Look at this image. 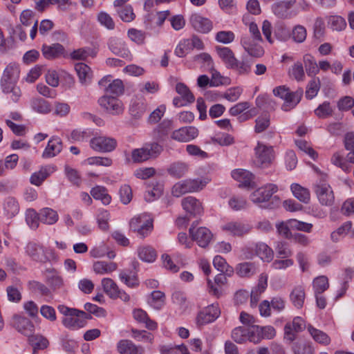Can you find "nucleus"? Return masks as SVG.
<instances>
[{
  "label": "nucleus",
  "mask_w": 354,
  "mask_h": 354,
  "mask_svg": "<svg viewBox=\"0 0 354 354\" xmlns=\"http://www.w3.org/2000/svg\"><path fill=\"white\" fill-rule=\"evenodd\" d=\"M221 311L218 305L212 304L201 310L197 316L196 322L198 326H203L215 321L220 315Z\"/></svg>",
  "instance_id": "14"
},
{
  "label": "nucleus",
  "mask_w": 354,
  "mask_h": 354,
  "mask_svg": "<svg viewBox=\"0 0 354 354\" xmlns=\"http://www.w3.org/2000/svg\"><path fill=\"white\" fill-rule=\"evenodd\" d=\"M75 69L82 84H87L91 81L92 77V71L91 68L86 64L84 63H78L75 64Z\"/></svg>",
  "instance_id": "36"
},
{
  "label": "nucleus",
  "mask_w": 354,
  "mask_h": 354,
  "mask_svg": "<svg viewBox=\"0 0 354 354\" xmlns=\"http://www.w3.org/2000/svg\"><path fill=\"white\" fill-rule=\"evenodd\" d=\"M28 289L34 293H38L41 295L47 296L50 294V290L43 283L37 281H31L28 282Z\"/></svg>",
  "instance_id": "62"
},
{
  "label": "nucleus",
  "mask_w": 354,
  "mask_h": 354,
  "mask_svg": "<svg viewBox=\"0 0 354 354\" xmlns=\"http://www.w3.org/2000/svg\"><path fill=\"white\" fill-rule=\"evenodd\" d=\"M328 24L332 30L336 31H341L346 26L345 19L340 16H330L328 18Z\"/></svg>",
  "instance_id": "57"
},
{
  "label": "nucleus",
  "mask_w": 354,
  "mask_h": 354,
  "mask_svg": "<svg viewBox=\"0 0 354 354\" xmlns=\"http://www.w3.org/2000/svg\"><path fill=\"white\" fill-rule=\"evenodd\" d=\"M26 220L32 229H37L39 226V221H40V212L37 213L33 209H28Z\"/></svg>",
  "instance_id": "61"
},
{
  "label": "nucleus",
  "mask_w": 354,
  "mask_h": 354,
  "mask_svg": "<svg viewBox=\"0 0 354 354\" xmlns=\"http://www.w3.org/2000/svg\"><path fill=\"white\" fill-rule=\"evenodd\" d=\"M98 85L104 92L115 95L116 96L122 94L124 92L122 82L119 79L112 80L111 75L102 78L99 81Z\"/></svg>",
  "instance_id": "9"
},
{
  "label": "nucleus",
  "mask_w": 354,
  "mask_h": 354,
  "mask_svg": "<svg viewBox=\"0 0 354 354\" xmlns=\"http://www.w3.org/2000/svg\"><path fill=\"white\" fill-rule=\"evenodd\" d=\"M236 272L241 277H249L257 272V268L253 263L244 262L237 265Z\"/></svg>",
  "instance_id": "40"
},
{
  "label": "nucleus",
  "mask_w": 354,
  "mask_h": 354,
  "mask_svg": "<svg viewBox=\"0 0 354 354\" xmlns=\"http://www.w3.org/2000/svg\"><path fill=\"white\" fill-rule=\"evenodd\" d=\"M4 210L10 217L16 216L19 212V204L16 198L8 197L4 203Z\"/></svg>",
  "instance_id": "49"
},
{
  "label": "nucleus",
  "mask_w": 354,
  "mask_h": 354,
  "mask_svg": "<svg viewBox=\"0 0 354 354\" xmlns=\"http://www.w3.org/2000/svg\"><path fill=\"white\" fill-rule=\"evenodd\" d=\"M40 221L44 224L53 225L58 221V214L56 211L49 207H45L40 211Z\"/></svg>",
  "instance_id": "38"
},
{
  "label": "nucleus",
  "mask_w": 354,
  "mask_h": 354,
  "mask_svg": "<svg viewBox=\"0 0 354 354\" xmlns=\"http://www.w3.org/2000/svg\"><path fill=\"white\" fill-rule=\"evenodd\" d=\"M189 23L196 31L201 33H207L212 29V21L196 13L190 16Z\"/></svg>",
  "instance_id": "17"
},
{
  "label": "nucleus",
  "mask_w": 354,
  "mask_h": 354,
  "mask_svg": "<svg viewBox=\"0 0 354 354\" xmlns=\"http://www.w3.org/2000/svg\"><path fill=\"white\" fill-rule=\"evenodd\" d=\"M25 249L26 254L36 261L46 262L52 254V251L50 249L45 248L43 245L34 242H29Z\"/></svg>",
  "instance_id": "8"
},
{
  "label": "nucleus",
  "mask_w": 354,
  "mask_h": 354,
  "mask_svg": "<svg viewBox=\"0 0 354 354\" xmlns=\"http://www.w3.org/2000/svg\"><path fill=\"white\" fill-rule=\"evenodd\" d=\"M304 63L308 75H316L319 73L318 64H317L313 55L310 54L305 55L304 56Z\"/></svg>",
  "instance_id": "51"
},
{
  "label": "nucleus",
  "mask_w": 354,
  "mask_h": 354,
  "mask_svg": "<svg viewBox=\"0 0 354 354\" xmlns=\"http://www.w3.org/2000/svg\"><path fill=\"white\" fill-rule=\"evenodd\" d=\"M172 129V122L171 120H163L156 128L158 138L160 140H163L164 138L167 136L169 132Z\"/></svg>",
  "instance_id": "59"
},
{
  "label": "nucleus",
  "mask_w": 354,
  "mask_h": 354,
  "mask_svg": "<svg viewBox=\"0 0 354 354\" xmlns=\"http://www.w3.org/2000/svg\"><path fill=\"white\" fill-rule=\"evenodd\" d=\"M192 48L189 39H184L181 40L175 48L174 53L179 57H183L188 54L191 50Z\"/></svg>",
  "instance_id": "64"
},
{
  "label": "nucleus",
  "mask_w": 354,
  "mask_h": 354,
  "mask_svg": "<svg viewBox=\"0 0 354 354\" xmlns=\"http://www.w3.org/2000/svg\"><path fill=\"white\" fill-rule=\"evenodd\" d=\"M328 280L325 276H319L313 281V288L315 295H321L328 289Z\"/></svg>",
  "instance_id": "56"
},
{
  "label": "nucleus",
  "mask_w": 354,
  "mask_h": 354,
  "mask_svg": "<svg viewBox=\"0 0 354 354\" xmlns=\"http://www.w3.org/2000/svg\"><path fill=\"white\" fill-rule=\"evenodd\" d=\"M182 206L184 210L191 216H196L203 212L201 203L193 196H187L182 200Z\"/></svg>",
  "instance_id": "20"
},
{
  "label": "nucleus",
  "mask_w": 354,
  "mask_h": 354,
  "mask_svg": "<svg viewBox=\"0 0 354 354\" xmlns=\"http://www.w3.org/2000/svg\"><path fill=\"white\" fill-rule=\"evenodd\" d=\"M256 253L263 261H272L274 253L272 250L266 243H259L256 246Z\"/></svg>",
  "instance_id": "43"
},
{
  "label": "nucleus",
  "mask_w": 354,
  "mask_h": 354,
  "mask_svg": "<svg viewBox=\"0 0 354 354\" xmlns=\"http://www.w3.org/2000/svg\"><path fill=\"white\" fill-rule=\"evenodd\" d=\"M222 229L232 236H243L250 232L251 226L241 221H231L224 225Z\"/></svg>",
  "instance_id": "15"
},
{
  "label": "nucleus",
  "mask_w": 354,
  "mask_h": 354,
  "mask_svg": "<svg viewBox=\"0 0 354 354\" xmlns=\"http://www.w3.org/2000/svg\"><path fill=\"white\" fill-rule=\"evenodd\" d=\"M163 151V147L156 142L145 143L142 147L131 151V159L135 163H141L158 157Z\"/></svg>",
  "instance_id": "2"
},
{
  "label": "nucleus",
  "mask_w": 354,
  "mask_h": 354,
  "mask_svg": "<svg viewBox=\"0 0 354 354\" xmlns=\"http://www.w3.org/2000/svg\"><path fill=\"white\" fill-rule=\"evenodd\" d=\"M320 80L319 77L313 78L308 84L306 91V97L308 99H313L317 95L320 88Z\"/></svg>",
  "instance_id": "53"
},
{
  "label": "nucleus",
  "mask_w": 354,
  "mask_h": 354,
  "mask_svg": "<svg viewBox=\"0 0 354 354\" xmlns=\"http://www.w3.org/2000/svg\"><path fill=\"white\" fill-rule=\"evenodd\" d=\"M62 150V142L58 137L51 138L42 153L44 158L55 157Z\"/></svg>",
  "instance_id": "23"
},
{
  "label": "nucleus",
  "mask_w": 354,
  "mask_h": 354,
  "mask_svg": "<svg viewBox=\"0 0 354 354\" xmlns=\"http://www.w3.org/2000/svg\"><path fill=\"white\" fill-rule=\"evenodd\" d=\"M28 342L35 351V353H37L39 350L46 348L49 345L47 338L39 334H32L30 336L28 337Z\"/></svg>",
  "instance_id": "35"
},
{
  "label": "nucleus",
  "mask_w": 354,
  "mask_h": 354,
  "mask_svg": "<svg viewBox=\"0 0 354 354\" xmlns=\"http://www.w3.org/2000/svg\"><path fill=\"white\" fill-rule=\"evenodd\" d=\"M314 190L322 205L330 206L333 204L335 201L333 192L324 178L314 185Z\"/></svg>",
  "instance_id": "6"
},
{
  "label": "nucleus",
  "mask_w": 354,
  "mask_h": 354,
  "mask_svg": "<svg viewBox=\"0 0 354 354\" xmlns=\"http://www.w3.org/2000/svg\"><path fill=\"white\" fill-rule=\"evenodd\" d=\"M352 223L351 221L345 222L335 231L331 233V239L333 241H338L342 236H344L351 229Z\"/></svg>",
  "instance_id": "63"
},
{
  "label": "nucleus",
  "mask_w": 354,
  "mask_h": 354,
  "mask_svg": "<svg viewBox=\"0 0 354 354\" xmlns=\"http://www.w3.org/2000/svg\"><path fill=\"white\" fill-rule=\"evenodd\" d=\"M216 51L219 57L230 68L236 59L232 50L227 47H217Z\"/></svg>",
  "instance_id": "41"
},
{
  "label": "nucleus",
  "mask_w": 354,
  "mask_h": 354,
  "mask_svg": "<svg viewBox=\"0 0 354 354\" xmlns=\"http://www.w3.org/2000/svg\"><path fill=\"white\" fill-rule=\"evenodd\" d=\"M297 0H281L272 6V11L275 15L280 18H285L288 11L293 6Z\"/></svg>",
  "instance_id": "27"
},
{
  "label": "nucleus",
  "mask_w": 354,
  "mask_h": 354,
  "mask_svg": "<svg viewBox=\"0 0 354 354\" xmlns=\"http://www.w3.org/2000/svg\"><path fill=\"white\" fill-rule=\"evenodd\" d=\"M207 178L186 179L176 183L172 188V194L176 197L203 189L208 183Z\"/></svg>",
  "instance_id": "3"
},
{
  "label": "nucleus",
  "mask_w": 354,
  "mask_h": 354,
  "mask_svg": "<svg viewBox=\"0 0 354 354\" xmlns=\"http://www.w3.org/2000/svg\"><path fill=\"white\" fill-rule=\"evenodd\" d=\"M117 142L112 138L98 136L93 138L90 141L91 147L99 152H110L115 149Z\"/></svg>",
  "instance_id": "12"
},
{
  "label": "nucleus",
  "mask_w": 354,
  "mask_h": 354,
  "mask_svg": "<svg viewBox=\"0 0 354 354\" xmlns=\"http://www.w3.org/2000/svg\"><path fill=\"white\" fill-rule=\"evenodd\" d=\"M198 135V129L194 127H185L175 130L171 133V138L178 142H189Z\"/></svg>",
  "instance_id": "18"
},
{
  "label": "nucleus",
  "mask_w": 354,
  "mask_h": 354,
  "mask_svg": "<svg viewBox=\"0 0 354 354\" xmlns=\"http://www.w3.org/2000/svg\"><path fill=\"white\" fill-rule=\"evenodd\" d=\"M133 318L140 323H145L146 328L149 330H155L157 328V323L151 319L147 312L141 308L134 309L133 310Z\"/></svg>",
  "instance_id": "28"
},
{
  "label": "nucleus",
  "mask_w": 354,
  "mask_h": 354,
  "mask_svg": "<svg viewBox=\"0 0 354 354\" xmlns=\"http://www.w3.org/2000/svg\"><path fill=\"white\" fill-rule=\"evenodd\" d=\"M19 76V66L15 64H10L5 68L1 80V86L16 84Z\"/></svg>",
  "instance_id": "19"
},
{
  "label": "nucleus",
  "mask_w": 354,
  "mask_h": 354,
  "mask_svg": "<svg viewBox=\"0 0 354 354\" xmlns=\"http://www.w3.org/2000/svg\"><path fill=\"white\" fill-rule=\"evenodd\" d=\"M14 324L19 333L28 337L31 336L35 330L33 323L26 317H16Z\"/></svg>",
  "instance_id": "26"
},
{
  "label": "nucleus",
  "mask_w": 354,
  "mask_h": 354,
  "mask_svg": "<svg viewBox=\"0 0 354 354\" xmlns=\"http://www.w3.org/2000/svg\"><path fill=\"white\" fill-rule=\"evenodd\" d=\"M93 268L96 274L102 275L115 271L118 268V265L115 262L98 261L93 263Z\"/></svg>",
  "instance_id": "31"
},
{
  "label": "nucleus",
  "mask_w": 354,
  "mask_h": 354,
  "mask_svg": "<svg viewBox=\"0 0 354 354\" xmlns=\"http://www.w3.org/2000/svg\"><path fill=\"white\" fill-rule=\"evenodd\" d=\"M307 329L313 339L317 343L324 346L330 344V338L326 333L315 328L311 325H309Z\"/></svg>",
  "instance_id": "37"
},
{
  "label": "nucleus",
  "mask_w": 354,
  "mask_h": 354,
  "mask_svg": "<svg viewBox=\"0 0 354 354\" xmlns=\"http://www.w3.org/2000/svg\"><path fill=\"white\" fill-rule=\"evenodd\" d=\"M91 194L95 199L100 200L104 205L109 204L111 200L106 189L101 186L93 187L91 191Z\"/></svg>",
  "instance_id": "48"
},
{
  "label": "nucleus",
  "mask_w": 354,
  "mask_h": 354,
  "mask_svg": "<svg viewBox=\"0 0 354 354\" xmlns=\"http://www.w3.org/2000/svg\"><path fill=\"white\" fill-rule=\"evenodd\" d=\"M255 344L259 343L263 339H270L276 335V330L271 326H253Z\"/></svg>",
  "instance_id": "25"
},
{
  "label": "nucleus",
  "mask_w": 354,
  "mask_h": 354,
  "mask_svg": "<svg viewBox=\"0 0 354 354\" xmlns=\"http://www.w3.org/2000/svg\"><path fill=\"white\" fill-rule=\"evenodd\" d=\"M100 106L113 115H118L123 112L122 102L116 97L103 95L98 100Z\"/></svg>",
  "instance_id": "11"
},
{
  "label": "nucleus",
  "mask_w": 354,
  "mask_h": 354,
  "mask_svg": "<svg viewBox=\"0 0 354 354\" xmlns=\"http://www.w3.org/2000/svg\"><path fill=\"white\" fill-rule=\"evenodd\" d=\"M214 282L216 286H214L210 279H207L209 292L216 297H219L221 295V291L219 289V287H221L227 282L226 276L223 273L217 274L214 278Z\"/></svg>",
  "instance_id": "33"
},
{
  "label": "nucleus",
  "mask_w": 354,
  "mask_h": 354,
  "mask_svg": "<svg viewBox=\"0 0 354 354\" xmlns=\"http://www.w3.org/2000/svg\"><path fill=\"white\" fill-rule=\"evenodd\" d=\"M149 305L156 310H160L165 304V295L160 290H154L148 299Z\"/></svg>",
  "instance_id": "34"
},
{
  "label": "nucleus",
  "mask_w": 354,
  "mask_h": 354,
  "mask_svg": "<svg viewBox=\"0 0 354 354\" xmlns=\"http://www.w3.org/2000/svg\"><path fill=\"white\" fill-rule=\"evenodd\" d=\"M305 328V323L302 318L297 317L292 322L287 323L284 327V338L292 342L296 337V333Z\"/></svg>",
  "instance_id": "16"
},
{
  "label": "nucleus",
  "mask_w": 354,
  "mask_h": 354,
  "mask_svg": "<svg viewBox=\"0 0 354 354\" xmlns=\"http://www.w3.org/2000/svg\"><path fill=\"white\" fill-rule=\"evenodd\" d=\"M120 8L117 10V12L123 21L131 22L135 19L136 15L131 6H122Z\"/></svg>",
  "instance_id": "58"
},
{
  "label": "nucleus",
  "mask_w": 354,
  "mask_h": 354,
  "mask_svg": "<svg viewBox=\"0 0 354 354\" xmlns=\"http://www.w3.org/2000/svg\"><path fill=\"white\" fill-rule=\"evenodd\" d=\"M153 219L147 214L133 217L130 221V228L142 238L148 236L153 229Z\"/></svg>",
  "instance_id": "5"
},
{
  "label": "nucleus",
  "mask_w": 354,
  "mask_h": 354,
  "mask_svg": "<svg viewBox=\"0 0 354 354\" xmlns=\"http://www.w3.org/2000/svg\"><path fill=\"white\" fill-rule=\"evenodd\" d=\"M104 292L113 299H115V295L119 286L111 278H104L101 281Z\"/></svg>",
  "instance_id": "42"
},
{
  "label": "nucleus",
  "mask_w": 354,
  "mask_h": 354,
  "mask_svg": "<svg viewBox=\"0 0 354 354\" xmlns=\"http://www.w3.org/2000/svg\"><path fill=\"white\" fill-rule=\"evenodd\" d=\"M292 194L299 201L304 203H308L310 199V191L297 183H293L290 186Z\"/></svg>",
  "instance_id": "32"
},
{
  "label": "nucleus",
  "mask_w": 354,
  "mask_h": 354,
  "mask_svg": "<svg viewBox=\"0 0 354 354\" xmlns=\"http://www.w3.org/2000/svg\"><path fill=\"white\" fill-rule=\"evenodd\" d=\"M31 107L39 113H48L50 111V105L42 98H33L30 102Z\"/></svg>",
  "instance_id": "47"
},
{
  "label": "nucleus",
  "mask_w": 354,
  "mask_h": 354,
  "mask_svg": "<svg viewBox=\"0 0 354 354\" xmlns=\"http://www.w3.org/2000/svg\"><path fill=\"white\" fill-rule=\"evenodd\" d=\"M176 92L181 96L183 101L192 103L195 98L189 88L183 83H178L176 86Z\"/></svg>",
  "instance_id": "54"
},
{
  "label": "nucleus",
  "mask_w": 354,
  "mask_h": 354,
  "mask_svg": "<svg viewBox=\"0 0 354 354\" xmlns=\"http://www.w3.org/2000/svg\"><path fill=\"white\" fill-rule=\"evenodd\" d=\"M278 187L274 184H267L256 189L250 196V199L254 203L260 204L268 201L272 196L276 193Z\"/></svg>",
  "instance_id": "10"
},
{
  "label": "nucleus",
  "mask_w": 354,
  "mask_h": 354,
  "mask_svg": "<svg viewBox=\"0 0 354 354\" xmlns=\"http://www.w3.org/2000/svg\"><path fill=\"white\" fill-rule=\"evenodd\" d=\"M254 163L259 167H269L275 159V153L272 146L258 142L254 148Z\"/></svg>",
  "instance_id": "4"
},
{
  "label": "nucleus",
  "mask_w": 354,
  "mask_h": 354,
  "mask_svg": "<svg viewBox=\"0 0 354 354\" xmlns=\"http://www.w3.org/2000/svg\"><path fill=\"white\" fill-rule=\"evenodd\" d=\"M59 312L65 317L62 319L63 325L71 330H77L86 324V319L91 316L82 310L71 308L64 305L58 306Z\"/></svg>",
  "instance_id": "1"
},
{
  "label": "nucleus",
  "mask_w": 354,
  "mask_h": 354,
  "mask_svg": "<svg viewBox=\"0 0 354 354\" xmlns=\"http://www.w3.org/2000/svg\"><path fill=\"white\" fill-rule=\"evenodd\" d=\"M303 89L298 88L296 91L291 92L289 91L286 97L284 100V103L281 106V109L284 111H289L294 109L297 104L300 102L303 96Z\"/></svg>",
  "instance_id": "24"
},
{
  "label": "nucleus",
  "mask_w": 354,
  "mask_h": 354,
  "mask_svg": "<svg viewBox=\"0 0 354 354\" xmlns=\"http://www.w3.org/2000/svg\"><path fill=\"white\" fill-rule=\"evenodd\" d=\"M189 166L187 163L183 162H174L170 165L168 169L169 174L176 178L183 176L188 171Z\"/></svg>",
  "instance_id": "44"
},
{
  "label": "nucleus",
  "mask_w": 354,
  "mask_h": 354,
  "mask_svg": "<svg viewBox=\"0 0 354 354\" xmlns=\"http://www.w3.org/2000/svg\"><path fill=\"white\" fill-rule=\"evenodd\" d=\"M2 91L5 94L9 95V97L14 102H17L21 95V91L19 86L15 84H8L7 86H1Z\"/></svg>",
  "instance_id": "55"
},
{
  "label": "nucleus",
  "mask_w": 354,
  "mask_h": 354,
  "mask_svg": "<svg viewBox=\"0 0 354 354\" xmlns=\"http://www.w3.org/2000/svg\"><path fill=\"white\" fill-rule=\"evenodd\" d=\"M305 298V290L302 286H295L290 295V301L297 308H301L303 307Z\"/></svg>",
  "instance_id": "30"
},
{
  "label": "nucleus",
  "mask_w": 354,
  "mask_h": 354,
  "mask_svg": "<svg viewBox=\"0 0 354 354\" xmlns=\"http://www.w3.org/2000/svg\"><path fill=\"white\" fill-rule=\"evenodd\" d=\"M118 351L120 354H137V346L130 340L122 339L118 343Z\"/></svg>",
  "instance_id": "45"
},
{
  "label": "nucleus",
  "mask_w": 354,
  "mask_h": 354,
  "mask_svg": "<svg viewBox=\"0 0 354 354\" xmlns=\"http://www.w3.org/2000/svg\"><path fill=\"white\" fill-rule=\"evenodd\" d=\"M241 44L248 53L254 57H261L264 54V50L261 46L257 44L254 41L248 36L243 37L241 39Z\"/></svg>",
  "instance_id": "21"
},
{
  "label": "nucleus",
  "mask_w": 354,
  "mask_h": 354,
  "mask_svg": "<svg viewBox=\"0 0 354 354\" xmlns=\"http://www.w3.org/2000/svg\"><path fill=\"white\" fill-rule=\"evenodd\" d=\"M196 223L194 222L189 230V233L192 241H194L201 248L207 247L210 243L213 234L205 227H200L196 229Z\"/></svg>",
  "instance_id": "7"
},
{
  "label": "nucleus",
  "mask_w": 354,
  "mask_h": 354,
  "mask_svg": "<svg viewBox=\"0 0 354 354\" xmlns=\"http://www.w3.org/2000/svg\"><path fill=\"white\" fill-rule=\"evenodd\" d=\"M139 258L146 262H153L156 257V251L149 245L141 246L138 250Z\"/></svg>",
  "instance_id": "39"
},
{
  "label": "nucleus",
  "mask_w": 354,
  "mask_h": 354,
  "mask_svg": "<svg viewBox=\"0 0 354 354\" xmlns=\"http://www.w3.org/2000/svg\"><path fill=\"white\" fill-rule=\"evenodd\" d=\"M253 326H238L231 333L232 339L237 344H243L247 341L255 344Z\"/></svg>",
  "instance_id": "13"
},
{
  "label": "nucleus",
  "mask_w": 354,
  "mask_h": 354,
  "mask_svg": "<svg viewBox=\"0 0 354 354\" xmlns=\"http://www.w3.org/2000/svg\"><path fill=\"white\" fill-rule=\"evenodd\" d=\"M42 53L45 58L53 59L64 56L66 51L64 47L58 43L52 45H43Z\"/></svg>",
  "instance_id": "22"
},
{
  "label": "nucleus",
  "mask_w": 354,
  "mask_h": 354,
  "mask_svg": "<svg viewBox=\"0 0 354 354\" xmlns=\"http://www.w3.org/2000/svg\"><path fill=\"white\" fill-rule=\"evenodd\" d=\"M230 68L234 70L240 75H247L251 71V66L248 62L243 60L239 61L237 59H235Z\"/></svg>",
  "instance_id": "50"
},
{
  "label": "nucleus",
  "mask_w": 354,
  "mask_h": 354,
  "mask_svg": "<svg viewBox=\"0 0 354 354\" xmlns=\"http://www.w3.org/2000/svg\"><path fill=\"white\" fill-rule=\"evenodd\" d=\"M232 178L240 183V186L250 187L252 183L253 175L245 169H235L232 172Z\"/></svg>",
  "instance_id": "29"
},
{
  "label": "nucleus",
  "mask_w": 354,
  "mask_h": 354,
  "mask_svg": "<svg viewBox=\"0 0 354 354\" xmlns=\"http://www.w3.org/2000/svg\"><path fill=\"white\" fill-rule=\"evenodd\" d=\"M294 354H314V348L310 342L298 341L292 346Z\"/></svg>",
  "instance_id": "46"
},
{
  "label": "nucleus",
  "mask_w": 354,
  "mask_h": 354,
  "mask_svg": "<svg viewBox=\"0 0 354 354\" xmlns=\"http://www.w3.org/2000/svg\"><path fill=\"white\" fill-rule=\"evenodd\" d=\"M119 278L129 288H133L139 286V280L136 274H130L122 270L119 274Z\"/></svg>",
  "instance_id": "52"
},
{
  "label": "nucleus",
  "mask_w": 354,
  "mask_h": 354,
  "mask_svg": "<svg viewBox=\"0 0 354 354\" xmlns=\"http://www.w3.org/2000/svg\"><path fill=\"white\" fill-rule=\"evenodd\" d=\"M307 37V31L301 25L295 26L292 31V38L297 43H303Z\"/></svg>",
  "instance_id": "60"
}]
</instances>
